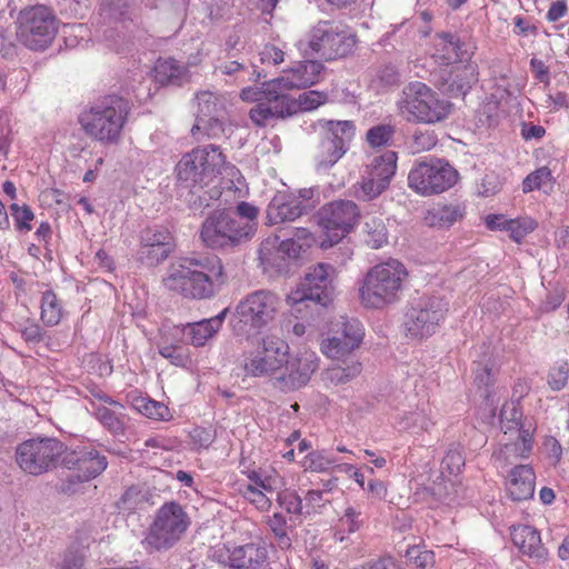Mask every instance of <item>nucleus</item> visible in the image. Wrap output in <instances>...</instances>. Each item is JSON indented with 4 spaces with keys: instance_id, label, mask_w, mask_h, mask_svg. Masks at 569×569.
I'll return each instance as SVG.
<instances>
[{
    "instance_id": "1",
    "label": "nucleus",
    "mask_w": 569,
    "mask_h": 569,
    "mask_svg": "<svg viewBox=\"0 0 569 569\" xmlns=\"http://www.w3.org/2000/svg\"><path fill=\"white\" fill-rule=\"evenodd\" d=\"M319 73H284L274 79L263 81L253 87L243 88L240 98L243 101H258L250 112V119L259 127L270 120L286 119L300 111H311L328 100L327 93L310 90L301 93L298 99L290 91L300 90L315 84Z\"/></svg>"
},
{
    "instance_id": "2",
    "label": "nucleus",
    "mask_w": 569,
    "mask_h": 569,
    "mask_svg": "<svg viewBox=\"0 0 569 569\" xmlns=\"http://www.w3.org/2000/svg\"><path fill=\"white\" fill-rule=\"evenodd\" d=\"M163 286L189 299H206L224 282L221 259L214 254L183 258L170 266Z\"/></svg>"
},
{
    "instance_id": "3",
    "label": "nucleus",
    "mask_w": 569,
    "mask_h": 569,
    "mask_svg": "<svg viewBox=\"0 0 569 569\" xmlns=\"http://www.w3.org/2000/svg\"><path fill=\"white\" fill-rule=\"evenodd\" d=\"M224 164V156L218 147L212 144L194 148L179 160L176 166L177 180L180 187L197 194V199L192 201L193 207H210L209 200L219 198L220 191L217 188L209 191L203 188L221 173Z\"/></svg>"
},
{
    "instance_id": "4",
    "label": "nucleus",
    "mask_w": 569,
    "mask_h": 569,
    "mask_svg": "<svg viewBox=\"0 0 569 569\" xmlns=\"http://www.w3.org/2000/svg\"><path fill=\"white\" fill-rule=\"evenodd\" d=\"M500 429L499 448L492 453L498 467H506L530 455L536 426L531 419H522V411L517 402L503 403L500 410Z\"/></svg>"
},
{
    "instance_id": "5",
    "label": "nucleus",
    "mask_w": 569,
    "mask_h": 569,
    "mask_svg": "<svg viewBox=\"0 0 569 569\" xmlns=\"http://www.w3.org/2000/svg\"><path fill=\"white\" fill-rule=\"evenodd\" d=\"M126 119V102L114 94L89 103L78 116V122L86 136L106 144L120 140Z\"/></svg>"
},
{
    "instance_id": "6",
    "label": "nucleus",
    "mask_w": 569,
    "mask_h": 569,
    "mask_svg": "<svg viewBox=\"0 0 569 569\" xmlns=\"http://www.w3.org/2000/svg\"><path fill=\"white\" fill-rule=\"evenodd\" d=\"M408 271L403 263L389 259L366 273L359 288V298L368 309H383L400 300Z\"/></svg>"
},
{
    "instance_id": "7",
    "label": "nucleus",
    "mask_w": 569,
    "mask_h": 569,
    "mask_svg": "<svg viewBox=\"0 0 569 569\" xmlns=\"http://www.w3.org/2000/svg\"><path fill=\"white\" fill-rule=\"evenodd\" d=\"M398 108L408 122L437 124L449 118L453 104L426 83L413 81L402 89Z\"/></svg>"
},
{
    "instance_id": "8",
    "label": "nucleus",
    "mask_w": 569,
    "mask_h": 569,
    "mask_svg": "<svg viewBox=\"0 0 569 569\" xmlns=\"http://www.w3.org/2000/svg\"><path fill=\"white\" fill-rule=\"evenodd\" d=\"M335 268L329 263H317L309 268L303 280L287 297L291 311L303 317L319 313L332 297Z\"/></svg>"
},
{
    "instance_id": "9",
    "label": "nucleus",
    "mask_w": 569,
    "mask_h": 569,
    "mask_svg": "<svg viewBox=\"0 0 569 569\" xmlns=\"http://www.w3.org/2000/svg\"><path fill=\"white\" fill-rule=\"evenodd\" d=\"M280 308L279 297L268 290L247 295L236 307L232 319L233 332L249 339L271 323Z\"/></svg>"
},
{
    "instance_id": "10",
    "label": "nucleus",
    "mask_w": 569,
    "mask_h": 569,
    "mask_svg": "<svg viewBox=\"0 0 569 569\" xmlns=\"http://www.w3.org/2000/svg\"><path fill=\"white\" fill-rule=\"evenodd\" d=\"M66 445L52 437H32L16 447L18 467L30 476H41L54 470L66 452Z\"/></svg>"
},
{
    "instance_id": "11",
    "label": "nucleus",
    "mask_w": 569,
    "mask_h": 569,
    "mask_svg": "<svg viewBox=\"0 0 569 569\" xmlns=\"http://www.w3.org/2000/svg\"><path fill=\"white\" fill-rule=\"evenodd\" d=\"M189 525L190 519L182 506L167 502L157 511L142 545L148 551L168 550L181 539Z\"/></svg>"
},
{
    "instance_id": "12",
    "label": "nucleus",
    "mask_w": 569,
    "mask_h": 569,
    "mask_svg": "<svg viewBox=\"0 0 569 569\" xmlns=\"http://www.w3.org/2000/svg\"><path fill=\"white\" fill-rule=\"evenodd\" d=\"M449 311V303L438 296H423L412 301L405 316L406 335L422 340L437 332Z\"/></svg>"
},
{
    "instance_id": "13",
    "label": "nucleus",
    "mask_w": 569,
    "mask_h": 569,
    "mask_svg": "<svg viewBox=\"0 0 569 569\" xmlns=\"http://www.w3.org/2000/svg\"><path fill=\"white\" fill-rule=\"evenodd\" d=\"M321 139L313 159L318 169L333 167L348 151L356 127L348 120H319Z\"/></svg>"
},
{
    "instance_id": "14",
    "label": "nucleus",
    "mask_w": 569,
    "mask_h": 569,
    "mask_svg": "<svg viewBox=\"0 0 569 569\" xmlns=\"http://www.w3.org/2000/svg\"><path fill=\"white\" fill-rule=\"evenodd\" d=\"M289 345L278 336H263L256 347L244 352L242 369L246 376L270 377L281 370L289 356Z\"/></svg>"
},
{
    "instance_id": "15",
    "label": "nucleus",
    "mask_w": 569,
    "mask_h": 569,
    "mask_svg": "<svg viewBox=\"0 0 569 569\" xmlns=\"http://www.w3.org/2000/svg\"><path fill=\"white\" fill-rule=\"evenodd\" d=\"M58 31L53 12L44 6L24 9L19 14L18 40L30 50L42 51L54 39Z\"/></svg>"
},
{
    "instance_id": "16",
    "label": "nucleus",
    "mask_w": 569,
    "mask_h": 569,
    "mask_svg": "<svg viewBox=\"0 0 569 569\" xmlns=\"http://www.w3.org/2000/svg\"><path fill=\"white\" fill-rule=\"evenodd\" d=\"M459 178L458 171L448 162L432 158L418 162L408 174V186L416 193L429 197L452 188Z\"/></svg>"
},
{
    "instance_id": "17",
    "label": "nucleus",
    "mask_w": 569,
    "mask_h": 569,
    "mask_svg": "<svg viewBox=\"0 0 569 569\" xmlns=\"http://www.w3.org/2000/svg\"><path fill=\"white\" fill-rule=\"evenodd\" d=\"M250 227L239 224L231 210H217L206 218L200 238L212 249L234 248L250 240Z\"/></svg>"
},
{
    "instance_id": "18",
    "label": "nucleus",
    "mask_w": 569,
    "mask_h": 569,
    "mask_svg": "<svg viewBox=\"0 0 569 569\" xmlns=\"http://www.w3.org/2000/svg\"><path fill=\"white\" fill-rule=\"evenodd\" d=\"M360 210L351 200H335L322 206L318 211V224L326 239L322 248H330L349 234L358 223Z\"/></svg>"
},
{
    "instance_id": "19",
    "label": "nucleus",
    "mask_w": 569,
    "mask_h": 569,
    "mask_svg": "<svg viewBox=\"0 0 569 569\" xmlns=\"http://www.w3.org/2000/svg\"><path fill=\"white\" fill-rule=\"evenodd\" d=\"M355 46V36L350 34L341 23L319 21L311 30L309 47L325 60L346 57Z\"/></svg>"
},
{
    "instance_id": "20",
    "label": "nucleus",
    "mask_w": 569,
    "mask_h": 569,
    "mask_svg": "<svg viewBox=\"0 0 569 569\" xmlns=\"http://www.w3.org/2000/svg\"><path fill=\"white\" fill-rule=\"evenodd\" d=\"M363 337L365 328L358 319L340 317L332 335L320 342V351L329 359L343 360L360 347Z\"/></svg>"
},
{
    "instance_id": "21",
    "label": "nucleus",
    "mask_w": 569,
    "mask_h": 569,
    "mask_svg": "<svg viewBox=\"0 0 569 569\" xmlns=\"http://www.w3.org/2000/svg\"><path fill=\"white\" fill-rule=\"evenodd\" d=\"M212 558L227 569H268V551L260 543L219 547L213 551Z\"/></svg>"
},
{
    "instance_id": "22",
    "label": "nucleus",
    "mask_w": 569,
    "mask_h": 569,
    "mask_svg": "<svg viewBox=\"0 0 569 569\" xmlns=\"http://www.w3.org/2000/svg\"><path fill=\"white\" fill-rule=\"evenodd\" d=\"M198 112L196 123L191 128L192 136L204 131L208 137H219L223 133L222 120L220 119L224 104L210 91L199 92L196 97Z\"/></svg>"
},
{
    "instance_id": "23",
    "label": "nucleus",
    "mask_w": 569,
    "mask_h": 569,
    "mask_svg": "<svg viewBox=\"0 0 569 569\" xmlns=\"http://www.w3.org/2000/svg\"><path fill=\"white\" fill-rule=\"evenodd\" d=\"M506 81L505 74L500 73L489 80L488 86H497L493 92L489 93L477 110L478 122L481 126L493 127L509 113L510 93L502 87Z\"/></svg>"
},
{
    "instance_id": "24",
    "label": "nucleus",
    "mask_w": 569,
    "mask_h": 569,
    "mask_svg": "<svg viewBox=\"0 0 569 569\" xmlns=\"http://www.w3.org/2000/svg\"><path fill=\"white\" fill-rule=\"evenodd\" d=\"M286 372L280 380L290 390L306 386L319 368V357L310 349H301L284 363Z\"/></svg>"
},
{
    "instance_id": "25",
    "label": "nucleus",
    "mask_w": 569,
    "mask_h": 569,
    "mask_svg": "<svg viewBox=\"0 0 569 569\" xmlns=\"http://www.w3.org/2000/svg\"><path fill=\"white\" fill-rule=\"evenodd\" d=\"M311 210L310 204H303L295 194L278 192L267 208L269 224L293 221Z\"/></svg>"
},
{
    "instance_id": "26",
    "label": "nucleus",
    "mask_w": 569,
    "mask_h": 569,
    "mask_svg": "<svg viewBox=\"0 0 569 569\" xmlns=\"http://www.w3.org/2000/svg\"><path fill=\"white\" fill-rule=\"evenodd\" d=\"M536 476L528 465H518L509 472L506 480L508 497L513 501H523L533 497Z\"/></svg>"
},
{
    "instance_id": "27",
    "label": "nucleus",
    "mask_w": 569,
    "mask_h": 569,
    "mask_svg": "<svg viewBox=\"0 0 569 569\" xmlns=\"http://www.w3.org/2000/svg\"><path fill=\"white\" fill-rule=\"evenodd\" d=\"M511 540L513 545L529 558L536 561L547 560L548 551L541 543L539 531L533 527L527 525L512 527Z\"/></svg>"
},
{
    "instance_id": "28",
    "label": "nucleus",
    "mask_w": 569,
    "mask_h": 569,
    "mask_svg": "<svg viewBox=\"0 0 569 569\" xmlns=\"http://www.w3.org/2000/svg\"><path fill=\"white\" fill-rule=\"evenodd\" d=\"M485 223L490 230L508 232L509 237L518 243L538 226L537 221L530 217L508 219L505 214H488Z\"/></svg>"
},
{
    "instance_id": "29",
    "label": "nucleus",
    "mask_w": 569,
    "mask_h": 569,
    "mask_svg": "<svg viewBox=\"0 0 569 569\" xmlns=\"http://www.w3.org/2000/svg\"><path fill=\"white\" fill-rule=\"evenodd\" d=\"M124 407H112L109 405L91 401V413L113 436L124 435L127 428V416L123 412Z\"/></svg>"
},
{
    "instance_id": "30",
    "label": "nucleus",
    "mask_w": 569,
    "mask_h": 569,
    "mask_svg": "<svg viewBox=\"0 0 569 569\" xmlns=\"http://www.w3.org/2000/svg\"><path fill=\"white\" fill-rule=\"evenodd\" d=\"M108 466L106 456L96 449H84L77 453L74 467L79 481H88L98 477Z\"/></svg>"
},
{
    "instance_id": "31",
    "label": "nucleus",
    "mask_w": 569,
    "mask_h": 569,
    "mask_svg": "<svg viewBox=\"0 0 569 569\" xmlns=\"http://www.w3.org/2000/svg\"><path fill=\"white\" fill-rule=\"evenodd\" d=\"M227 310L210 319H204L194 323H188L183 328V335L193 346H203L222 326Z\"/></svg>"
},
{
    "instance_id": "32",
    "label": "nucleus",
    "mask_w": 569,
    "mask_h": 569,
    "mask_svg": "<svg viewBox=\"0 0 569 569\" xmlns=\"http://www.w3.org/2000/svg\"><path fill=\"white\" fill-rule=\"evenodd\" d=\"M466 207L460 203H449L438 206L429 210L425 217L428 226L436 228H449L453 223L463 219Z\"/></svg>"
},
{
    "instance_id": "33",
    "label": "nucleus",
    "mask_w": 569,
    "mask_h": 569,
    "mask_svg": "<svg viewBox=\"0 0 569 569\" xmlns=\"http://www.w3.org/2000/svg\"><path fill=\"white\" fill-rule=\"evenodd\" d=\"M437 38L440 40L439 46H441V50L445 53L441 56H435V59L441 60L442 64L450 66L458 62H465L470 58L468 51L462 50V43L455 34L450 32H441L437 34Z\"/></svg>"
},
{
    "instance_id": "34",
    "label": "nucleus",
    "mask_w": 569,
    "mask_h": 569,
    "mask_svg": "<svg viewBox=\"0 0 569 569\" xmlns=\"http://www.w3.org/2000/svg\"><path fill=\"white\" fill-rule=\"evenodd\" d=\"M363 241L372 249H379L388 242V230L381 217L367 216L361 230Z\"/></svg>"
},
{
    "instance_id": "35",
    "label": "nucleus",
    "mask_w": 569,
    "mask_h": 569,
    "mask_svg": "<svg viewBox=\"0 0 569 569\" xmlns=\"http://www.w3.org/2000/svg\"><path fill=\"white\" fill-rule=\"evenodd\" d=\"M397 154L393 151H387L379 157H375L370 164L367 166V172L388 187L390 179L396 173Z\"/></svg>"
},
{
    "instance_id": "36",
    "label": "nucleus",
    "mask_w": 569,
    "mask_h": 569,
    "mask_svg": "<svg viewBox=\"0 0 569 569\" xmlns=\"http://www.w3.org/2000/svg\"><path fill=\"white\" fill-rule=\"evenodd\" d=\"M439 80V89L450 97L465 96L477 81L476 73H445Z\"/></svg>"
},
{
    "instance_id": "37",
    "label": "nucleus",
    "mask_w": 569,
    "mask_h": 569,
    "mask_svg": "<svg viewBox=\"0 0 569 569\" xmlns=\"http://www.w3.org/2000/svg\"><path fill=\"white\" fill-rule=\"evenodd\" d=\"M366 518L362 516L359 506H347L343 513L339 518L338 527L335 538L339 541L345 540V533H355L361 530L365 526Z\"/></svg>"
},
{
    "instance_id": "38",
    "label": "nucleus",
    "mask_w": 569,
    "mask_h": 569,
    "mask_svg": "<svg viewBox=\"0 0 569 569\" xmlns=\"http://www.w3.org/2000/svg\"><path fill=\"white\" fill-rule=\"evenodd\" d=\"M553 186L555 178L551 170L548 167H540L523 179L522 191L528 193L533 190H542L545 193H550Z\"/></svg>"
},
{
    "instance_id": "39",
    "label": "nucleus",
    "mask_w": 569,
    "mask_h": 569,
    "mask_svg": "<svg viewBox=\"0 0 569 569\" xmlns=\"http://www.w3.org/2000/svg\"><path fill=\"white\" fill-rule=\"evenodd\" d=\"M362 370V365L353 361L346 367L336 366L322 372V379L333 386L345 385L357 378Z\"/></svg>"
},
{
    "instance_id": "40",
    "label": "nucleus",
    "mask_w": 569,
    "mask_h": 569,
    "mask_svg": "<svg viewBox=\"0 0 569 569\" xmlns=\"http://www.w3.org/2000/svg\"><path fill=\"white\" fill-rule=\"evenodd\" d=\"M63 316L61 301L57 295L48 290L43 292L41 299V320L47 326H57Z\"/></svg>"
},
{
    "instance_id": "41",
    "label": "nucleus",
    "mask_w": 569,
    "mask_h": 569,
    "mask_svg": "<svg viewBox=\"0 0 569 569\" xmlns=\"http://www.w3.org/2000/svg\"><path fill=\"white\" fill-rule=\"evenodd\" d=\"M133 408L143 416L154 420H170L169 408L163 403L146 397H137L132 401Z\"/></svg>"
},
{
    "instance_id": "42",
    "label": "nucleus",
    "mask_w": 569,
    "mask_h": 569,
    "mask_svg": "<svg viewBox=\"0 0 569 569\" xmlns=\"http://www.w3.org/2000/svg\"><path fill=\"white\" fill-rule=\"evenodd\" d=\"M250 485L259 488L266 493H272L282 485V479L276 470H251L248 472Z\"/></svg>"
},
{
    "instance_id": "43",
    "label": "nucleus",
    "mask_w": 569,
    "mask_h": 569,
    "mask_svg": "<svg viewBox=\"0 0 569 569\" xmlns=\"http://www.w3.org/2000/svg\"><path fill=\"white\" fill-rule=\"evenodd\" d=\"M400 425L405 429L429 430L435 425L430 410L427 406L417 407L412 411L405 412Z\"/></svg>"
},
{
    "instance_id": "44",
    "label": "nucleus",
    "mask_w": 569,
    "mask_h": 569,
    "mask_svg": "<svg viewBox=\"0 0 569 569\" xmlns=\"http://www.w3.org/2000/svg\"><path fill=\"white\" fill-rule=\"evenodd\" d=\"M231 212L237 217L239 224H248L250 227L248 236L252 238L257 231L259 209L249 202L241 201Z\"/></svg>"
},
{
    "instance_id": "45",
    "label": "nucleus",
    "mask_w": 569,
    "mask_h": 569,
    "mask_svg": "<svg viewBox=\"0 0 569 569\" xmlns=\"http://www.w3.org/2000/svg\"><path fill=\"white\" fill-rule=\"evenodd\" d=\"M268 526L272 531L277 545L281 549H289L291 547V538L287 531V520L282 513L276 512L268 519Z\"/></svg>"
},
{
    "instance_id": "46",
    "label": "nucleus",
    "mask_w": 569,
    "mask_h": 569,
    "mask_svg": "<svg viewBox=\"0 0 569 569\" xmlns=\"http://www.w3.org/2000/svg\"><path fill=\"white\" fill-rule=\"evenodd\" d=\"M387 187L366 171L362 180L357 184L356 196L358 199L369 201L377 198Z\"/></svg>"
},
{
    "instance_id": "47",
    "label": "nucleus",
    "mask_w": 569,
    "mask_h": 569,
    "mask_svg": "<svg viewBox=\"0 0 569 569\" xmlns=\"http://www.w3.org/2000/svg\"><path fill=\"white\" fill-rule=\"evenodd\" d=\"M277 501L287 513L301 517L305 516L303 500L295 490H283L278 492Z\"/></svg>"
},
{
    "instance_id": "48",
    "label": "nucleus",
    "mask_w": 569,
    "mask_h": 569,
    "mask_svg": "<svg viewBox=\"0 0 569 569\" xmlns=\"http://www.w3.org/2000/svg\"><path fill=\"white\" fill-rule=\"evenodd\" d=\"M438 142L437 134L430 130H417L408 142L411 153H420L431 150Z\"/></svg>"
},
{
    "instance_id": "49",
    "label": "nucleus",
    "mask_w": 569,
    "mask_h": 569,
    "mask_svg": "<svg viewBox=\"0 0 569 569\" xmlns=\"http://www.w3.org/2000/svg\"><path fill=\"white\" fill-rule=\"evenodd\" d=\"M336 461L337 460L326 451H312L303 458L301 465L305 470L323 472Z\"/></svg>"
},
{
    "instance_id": "50",
    "label": "nucleus",
    "mask_w": 569,
    "mask_h": 569,
    "mask_svg": "<svg viewBox=\"0 0 569 569\" xmlns=\"http://www.w3.org/2000/svg\"><path fill=\"white\" fill-rule=\"evenodd\" d=\"M406 557L419 569H429L435 565V553L418 546L409 547Z\"/></svg>"
},
{
    "instance_id": "51",
    "label": "nucleus",
    "mask_w": 569,
    "mask_h": 569,
    "mask_svg": "<svg viewBox=\"0 0 569 569\" xmlns=\"http://www.w3.org/2000/svg\"><path fill=\"white\" fill-rule=\"evenodd\" d=\"M172 248L173 243H164V246L160 247L154 246V243L142 246V259H144L149 264H158L169 257Z\"/></svg>"
},
{
    "instance_id": "52",
    "label": "nucleus",
    "mask_w": 569,
    "mask_h": 569,
    "mask_svg": "<svg viewBox=\"0 0 569 569\" xmlns=\"http://www.w3.org/2000/svg\"><path fill=\"white\" fill-rule=\"evenodd\" d=\"M86 558L84 549L69 548L63 552L61 561L58 563V569H82Z\"/></svg>"
},
{
    "instance_id": "53",
    "label": "nucleus",
    "mask_w": 569,
    "mask_h": 569,
    "mask_svg": "<svg viewBox=\"0 0 569 569\" xmlns=\"http://www.w3.org/2000/svg\"><path fill=\"white\" fill-rule=\"evenodd\" d=\"M395 133V129L390 124H379L372 127L367 132V141L372 147H382L389 142Z\"/></svg>"
},
{
    "instance_id": "54",
    "label": "nucleus",
    "mask_w": 569,
    "mask_h": 569,
    "mask_svg": "<svg viewBox=\"0 0 569 569\" xmlns=\"http://www.w3.org/2000/svg\"><path fill=\"white\" fill-rule=\"evenodd\" d=\"M569 377L568 362L562 361L551 368L548 376V385L552 390H561L566 387Z\"/></svg>"
},
{
    "instance_id": "55",
    "label": "nucleus",
    "mask_w": 569,
    "mask_h": 569,
    "mask_svg": "<svg viewBox=\"0 0 569 569\" xmlns=\"http://www.w3.org/2000/svg\"><path fill=\"white\" fill-rule=\"evenodd\" d=\"M463 466L465 458L462 452L457 448L449 449L441 462L442 472L446 471L453 476L458 475Z\"/></svg>"
},
{
    "instance_id": "56",
    "label": "nucleus",
    "mask_w": 569,
    "mask_h": 569,
    "mask_svg": "<svg viewBox=\"0 0 569 569\" xmlns=\"http://www.w3.org/2000/svg\"><path fill=\"white\" fill-rule=\"evenodd\" d=\"M325 491L321 490H308L305 495L303 511L305 516L318 513L328 502L323 497Z\"/></svg>"
},
{
    "instance_id": "57",
    "label": "nucleus",
    "mask_w": 569,
    "mask_h": 569,
    "mask_svg": "<svg viewBox=\"0 0 569 569\" xmlns=\"http://www.w3.org/2000/svg\"><path fill=\"white\" fill-rule=\"evenodd\" d=\"M493 381L495 373L492 368L488 365H478L477 369L475 370V382L479 389H483V392L481 393L483 398H489L490 393L488 388L493 385Z\"/></svg>"
},
{
    "instance_id": "58",
    "label": "nucleus",
    "mask_w": 569,
    "mask_h": 569,
    "mask_svg": "<svg viewBox=\"0 0 569 569\" xmlns=\"http://www.w3.org/2000/svg\"><path fill=\"white\" fill-rule=\"evenodd\" d=\"M267 495L252 485H248L243 490V497L261 511L268 510L271 506V499Z\"/></svg>"
},
{
    "instance_id": "59",
    "label": "nucleus",
    "mask_w": 569,
    "mask_h": 569,
    "mask_svg": "<svg viewBox=\"0 0 569 569\" xmlns=\"http://www.w3.org/2000/svg\"><path fill=\"white\" fill-rule=\"evenodd\" d=\"M10 210L18 229L30 231V221L34 218L32 210L28 206H19L17 203H12Z\"/></svg>"
},
{
    "instance_id": "60",
    "label": "nucleus",
    "mask_w": 569,
    "mask_h": 569,
    "mask_svg": "<svg viewBox=\"0 0 569 569\" xmlns=\"http://www.w3.org/2000/svg\"><path fill=\"white\" fill-rule=\"evenodd\" d=\"M159 353L174 366H184L188 361L184 349L178 345L160 346Z\"/></svg>"
},
{
    "instance_id": "61",
    "label": "nucleus",
    "mask_w": 569,
    "mask_h": 569,
    "mask_svg": "<svg viewBox=\"0 0 569 569\" xmlns=\"http://www.w3.org/2000/svg\"><path fill=\"white\" fill-rule=\"evenodd\" d=\"M397 73H377L371 80V87L377 93L386 92L398 84Z\"/></svg>"
},
{
    "instance_id": "62",
    "label": "nucleus",
    "mask_w": 569,
    "mask_h": 569,
    "mask_svg": "<svg viewBox=\"0 0 569 569\" xmlns=\"http://www.w3.org/2000/svg\"><path fill=\"white\" fill-rule=\"evenodd\" d=\"M143 246L154 243V246H164V243H172V237L167 230H148L142 237Z\"/></svg>"
},
{
    "instance_id": "63",
    "label": "nucleus",
    "mask_w": 569,
    "mask_h": 569,
    "mask_svg": "<svg viewBox=\"0 0 569 569\" xmlns=\"http://www.w3.org/2000/svg\"><path fill=\"white\" fill-rule=\"evenodd\" d=\"M152 6L176 14H186L189 0H156Z\"/></svg>"
},
{
    "instance_id": "64",
    "label": "nucleus",
    "mask_w": 569,
    "mask_h": 569,
    "mask_svg": "<svg viewBox=\"0 0 569 569\" xmlns=\"http://www.w3.org/2000/svg\"><path fill=\"white\" fill-rule=\"evenodd\" d=\"M260 60L263 63H268L269 66H278L283 62L284 53L282 50L274 46H266L264 49L260 53Z\"/></svg>"
}]
</instances>
